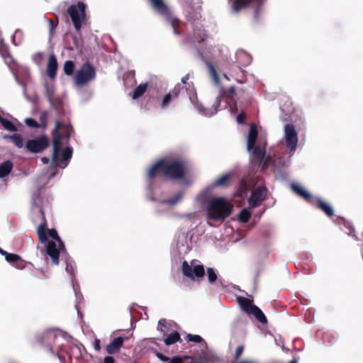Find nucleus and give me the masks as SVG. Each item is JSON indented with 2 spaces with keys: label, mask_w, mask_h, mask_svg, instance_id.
Returning <instances> with one entry per match:
<instances>
[{
  "label": "nucleus",
  "mask_w": 363,
  "mask_h": 363,
  "mask_svg": "<svg viewBox=\"0 0 363 363\" xmlns=\"http://www.w3.org/2000/svg\"><path fill=\"white\" fill-rule=\"evenodd\" d=\"M257 135L258 131L257 127L255 124H252L250 127L247 141V147L248 150H252L255 146Z\"/></svg>",
  "instance_id": "18"
},
{
  "label": "nucleus",
  "mask_w": 363,
  "mask_h": 363,
  "mask_svg": "<svg viewBox=\"0 0 363 363\" xmlns=\"http://www.w3.org/2000/svg\"><path fill=\"white\" fill-rule=\"evenodd\" d=\"M165 20L170 23L173 28V32L175 35H179L182 34V32L179 28L181 25V21L179 18L174 16L172 13L169 15V16L165 18Z\"/></svg>",
  "instance_id": "21"
},
{
  "label": "nucleus",
  "mask_w": 363,
  "mask_h": 363,
  "mask_svg": "<svg viewBox=\"0 0 363 363\" xmlns=\"http://www.w3.org/2000/svg\"><path fill=\"white\" fill-rule=\"evenodd\" d=\"M183 192L180 191L178 192L176 195H174L173 197L169 199L167 201V203L170 206H174L179 201H180L183 197Z\"/></svg>",
  "instance_id": "35"
},
{
  "label": "nucleus",
  "mask_w": 363,
  "mask_h": 363,
  "mask_svg": "<svg viewBox=\"0 0 363 363\" xmlns=\"http://www.w3.org/2000/svg\"><path fill=\"white\" fill-rule=\"evenodd\" d=\"M189 74H187L182 78L181 81L183 84H186L187 82V81L189 80Z\"/></svg>",
  "instance_id": "57"
},
{
  "label": "nucleus",
  "mask_w": 363,
  "mask_h": 363,
  "mask_svg": "<svg viewBox=\"0 0 363 363\" xmlns=\"http://www.w3.org/2000/svg\"><path fill=\"white\" fill-rule=\"evenodd\" d=\"M184 358L185 359H190V357H185Z\"/></svg>",
  "instance_id": "64"
},
{
  "label": "nucleus",
  "mask_w": 363,
  "mask_h": 363,
  "mask_svg": "<svg viewBox=\"0 0 363 363\" xmlns=\"http://www.w3.org/2000/svg\"><path fill=\"white\" fill-rule=\"evenodd\" d=\"M272 162V158L269 156H264L263 160H258L259 165L261 171H264Z\"/></svg>",
  "instance_id": "34"
},
{
  "label": "nucleus",
  "mask_w": 363,
  "mask_h": 363,
  "mask_svg": "<svg viewBox=\"0 0 363 363\" xmlns=\"http://www.w3.org/2000/svg\"><path fill=\"white\" fill-rule=\"evenodd\" d=\"M181 340L180 335L177 331H174L167 335L164 340L166 345H171Z\"/></svg>",
  "instance_id": "28"
},
{
  "label": "nucleus",
  "mask_w": 363,
  "mask_h": 363,
  "mask_svg": "<svg viewBox=\"0 0 363 363\" xmlns=\"http://www.w3.org/2000/svg\"><path fill=\"white\" fill-rule=\"evenodd\" d=\"M231 8L233 11L238 13L241 10L247 9L252 4H258L262 0H230Z\"/></svg>",
  "instance_id": "15"
},
{
  "label": "nucleus",
  "mask_w": 363,
  "mask_h": 363,
  "mask_svg": "<svg viewBox=\"0 0 363 363\" xmlns=\"http://www.w3.org/2000/svg\"><path fill=\"white\" fill-rule=\"evenodd\" d=\"M183 359L180 357L176 356L174 357L171 360L168 361V363H182Z\"/></svg>",
  "instance_id": "51"
},
{
  "label": "nucleus",
  "mask_w": 363,
  "mask_h": 363,
  "mask_svg": "<svg viewBox=\"0 0 363 363\" xmlns=\"http://www.w3.org/2000/svg\"><path fill=\"white\" fill-rule=\"evenodd\" d=\"M237 301L241 308L247 314L253 315L262 324L267 323V319L262 310L254 305L252 301L245 297H238Z\"/></svg>",
  "instance_id": "5"
},
{
  "label": "nucleus",
  "mask_w": 363,
  "mask_h": 363,
  "mask_svg": "<svg viewBox=\"0 0 363 363\" xmlns=\"http://www.w3.org/2000/svg\"><path fill=\"white\" fill-rule=\"evenodd\" d=\"M77 31L80 30L82 23L86 20V5L82 1L71 5L67 11Z\"/></svg>",
  "instance_id": "4"
},
{
  "label": "nucleus",
  "mask_w": 363,
  "mask_h": 363,
  "mask_svg": "<svg viewBox=\"0 0 363 363\" xmlns=\"http://www.w3.org/2000/svg\"><path fill=\"white\" fill-rule=\"evenodd\" d=\"M15 267H16L17 269H23L25 268L26 265V262L22 259V258L20 257V260H18V262H16V263H14L13 264Z\"/></svg>",
  "instance_id": "49"
},
{
  "label": "nucleus",
  "mask_w": 363,
  "mask_h": 363,
  "mask_svg": "<svg viewBox=\"0 0 363 363\" xmlns=\"http://www.w3.org/2000/svg\"><path fill=\"white\" fill-rule=\"evenodd\" d=\"M49 146V140L45 135H42L36 139L28 140L26 143L27 150L33 153H40Z\"/></svg>",
  "instance_id": "10"
},
{
  "label": "nucleus",
  "mask_w": 363,
  "mask_h": 363,
  "mask_svg": "<svg viewBox=\"0 0 363 363\" xmlns=\"http://www.w3.org/2000/svg\"><path fill=\"white\" fill-rule=\"evenodd\" d=\"M180 91H181V88H180V85L179 84H177L174 86V88L171 91H169L168 94H170V96L172 98V99H175L177 98L179 93H180Z\"/></svg>",
  "instance_id": "45"
},
{
  "label": "nucleus",
  "mask_w": 363,
  "mask_h": 363,
  "mask_svg": "<svg viewBox=\"0 0 363 363\" xmlns=\"http://www.w3.org/2000/svg\"><path fill=\"white\" fill-rule=\"evenodd\" d=\"M41 161H42V162H43L44 164H48L49 163V162H50V160H49V158H48V157H43L41 158Z\"/></svg>",
  "instance_id": "58"
},
{
  "label": "nucleus",
  "mask_w": 363,
  "mask_h": 363,
  "mask_svg": "<svg viewBox=\"0 0 363 363\" xmlns=\"http://www.w3.org/2000/svg\"><path fill=\"white\" fill-rule=\"evenodd\" d=\"M6 253H7V252H6V251L4 250L3 249H1V248L0 247V254H1V255H4V256L5 257V256H6Z\"/></svg>",
  "instance_id": "60"
},
{
  "label": "nucleus",
  "mask_w": 363,
  "mask_h": 363,
  "mask_svg": "<svg viewBox=\"0 0 363 363\" xmlns=\"http://www.w3.org/2000/svg\"><path fill=\"white\" fill-rule=\"evenodd\" d=\"M194 262V260L191 262V265H189L186 261H184L182 262V272L183 275L191 280L203 278L205 275V269L203 265L198 264L193 266Z\"/></svg>",
  "instance_id": "9"
},
{
  "label": "nucleus",
  "mask_w": 363,
  "mask_h": 363,
  "mask_svg": "<svg viewBox=\"0 0 363 363\" xmlns=\"http://www.w3.org/2000/svg\"><path fill=\"white\" fill-rule=\"evenodd\" d=\"M208 67L210 74H211V77L213 78V79L214 80V82H218L219 77H218V74L214 66L212 64L208 63Z\"/></svg>",
  "instance_id": "40"
},
{
  "label": "nucleus",
  "mask_w": 363,
  "mask_h": 363,
  "mask_svg": "<svg viewBox=\"0 0 363 363\" xmlns=\"http://www.w3.org/2000/svg\"><path fill=\"white\" fill-rule=\"evenodd\" d=\"M230 174H224L213 182V186L228 187L230 185Z\"/></svg>",
  "instance_id": "23"
},
{
  "label": "nucleus",
  "mask_w": 363,
  "mask_h": 363,
  "mask_svg": "<svg viewBox=\"0 0 363 363\" xmlns=\"http://www.w3.org/2000/svg\"><path fill=\"white\" fill-rule=\"evenodd\" d=\"M244 351V345H239L237 347L235 354H234V361L235 363L239 361L240 356L242 355Z\"/></svg>",
  "instance_id": "42"
},
{
  "label": "nucleus",
  "mask_w": 363,
  "mask_h": 363,
  "mask_svg": "<svg viewBox=\"0 0 363 363\" xmlns=\"http://www.w3.org/2000/svg\"><path fill=\"white\" fill-rule=\"evenodd\" d=\"M49 26H50V30L52 32L56 26L54 25V22L52 20H49Z\"/></svg>",
  "instance_id": "56"
},
{
  "label": "nucleus",
  "mask_w": 363,
  "mask_h": 363,
  "mask_svg": "<svg viewBox=\"0 0 363 363\" xmlns=\"http://www.w3.org/2000/svg\"><path fill=\"white\" fill-rule=\"evenodd\" d=\"M172 99H173L171 96H170V94H167L162 101V104H161V106L162 108H166L167 106H168V105L169 104V103L171 102Z\"/></svg>",
  "instance_id": "46"
},
{
  "label": "nucleus",
  "mask_w": 363,
  "mask_h": 363,
  "mask_svg": "<svg viewBox=\"0 0 363 363\" xmlns=\"http://www.w3.org/2000/svg\"><path fill=\"white\" fill-rule=\"evenodd\" d=\"M35 57H39V59H42V57H43V54H42V53H40V52H38V53H37V54L35 55Z\"/></svg>",
  "instance_id": "61"
},
{
  "label": "nucleus",
  "mask_w": 363,
  "mask_h": 363,
  "mask_svg": "<svg viewBox=\"0 0 363 363\" xmlns=\"http://www.w3.org/2000/svg\"><path fill=\"white\" fill-rule=\"evenodd\" d=\"M233 206L223 197L210 199L206 207L208 218L213 221L224 220L232 213Z\"/></svg>",
  "instance_id": "3"
},
{
  "label": "nucleus",
  "mask_w": 363,
  "mask_h": 363,
  "mask_svg": "<svg viewBox=\"0 0 363 363\" xmlns=\"http://www.w3.org/2000/svg\"><path fill=\"white\" fill-rule=\"evenodd\" d=\"M96 77V71L94 67L89 62L84 63L81 68L76 72L74 80L76 85L82 86Z\"/></svg>",
  "instance_id": "6"
},
{
  "label": "nucleus",
  "mask_w": 363,
  "mask_h": 363,
  "mask_svg": "<svg viewBox=\"0 0 363 363\" xmlns=\"http://www.w3.org/2000/svg\"><path fill=\"white\" fill-rule=\"evenodd\" d=\"M40 213L43 215L44 221L42 223H40L38 228V235L39 238V240L42 243H45L48 241V235L46 233L47 223L46 221L45 220L44 212L42 209H40Z\"/></svg>",
  "instance_id": "20"
},
{
  "label": "nucleus",
  "mask_w": 363,
  "mask_h": 363,
  "mask_svg": "<svg viewBox=\"0 0 363 363\" xmlns=\"http://www.w3.org/2000/svg\"><path fill=\"white\" fill-rule=\"evenodd\" d=\"M317 207L323 211L328 217L332 218L334 216L333 208L322 199H318Z\"/></svg>",
  "instance_id": "24"
},
{
  "label": "nucleus",
  "mask_w": 363,
  "mask_h": 363,
  "mask_svg": "<svg viewBox=\"0 0 363 363\" xmlns=\"http://www.w3.org/2000/svg\"><path fill=\"white\" fill-rule=\"evenodd\" d=\"M148 87V82L141 83L135 87L130 96L133 100L140 98L147 91Z\"/></svg>",
  "instance_id": "22"
},
{
  "label": "nucleus",
  "mask_w": 363,
  "mask_h": 363,
  "mask_svg": "<svg viewBox=\"0 0 363 363\" xmlns=\"http://www.w3.org/2000/svg\"><path fill=\"white\" fill-rule=\"evenodd\" d=\"M167 322L166 319H160L157 324V330L161 331L163 334L167 332Z\"/></svg>",
  "instance_id": "41"
},
{
  "label": "nucleus",
  "mask_w": 363,
  "mask_h": 363,
  "mask_svg": "<svg viewBox=\"0 0 363 363\" xmlns=\"http://www.w3.org/2000/svg\"><path fill=\"white\" fill-rule=\"evenodd\" d=\"M67 254L64 242H56L53 240H48L46 245V255L50 257L52 265H58L60 262V254Z\"/></svg>",
  "instance_id": "8"
},
{
  "label": "nucleus",
  "mask_w": 363,
  "mask_h": 363,
  "mask_svg": "<svg viewBox=\"0 0 363 363\" xmlns=\"http://www.w3.org/2000/svg\"><path fill=\"white\" fill-rule=\"evenodd\" d=\"M221 96H217L213 104L211 109H206L203 106H198V109L202 112L206 116H211L216 114L218 112V107L220 105Z\"/></svg>",
  "instance_id": "19"
},
{
  "label": "nucleus",
  "mask_w": 363,
  "mask_h": 363,
  "mask_svg": "<svg viewBox=\"0 0 363 363\" xmlns=\"http://www.w3.org/2000/svg\"><path fill=\"white\" fill-rule=\"evenodd\" d=\"M235 363H257V362H253V361H249V360H239Z\"/></svg>",
  "instance_id": "59"
},
{
  "label": "nucleus",
  "mask_w": 363,
  "mask_h": 363,
  "mask_svg": "<svg viewBox=\"0 0 363 363\" xmlns=\"http://www.w3.org/2000/svg\"><path fill=\"white\" fill-rule=\"evenodd\" d=\"M293 190L301 197L303 198L307 201H310L312 199V196L306 191L304 189H303L301 186L294 184L292 185Z\"/></svg>",
  "instance_id": "27"
},
{
  "label": "nucleus",
  "mask_w": 363,
  "mask_h": 363,
  "mask_svg": "<svg viewBox=\"0 0 363 363\" xmlns=\"http://www.w3.org/2000/svg\"><path fill=\"white\" fill-rule=\"evenodd\" d=\"M207 39L206 31L202 28H195L192 36L186 38L182 40L184 45H191L196 43H201Z\"/></svg>",
  "instance_id": "13"
},
{
  "label": "nucleus",
  "mask_w": 363,
  "mask_h": 363,
  "mask_svg": "<svg viewBox=\"0 0 363 363\" xmlns=\"http://www.w3.org/2000/svg\"><path fill=\"white\" fill-rule=\"evenodd\" d=\"M251 213L247 209H242L239 213V220L242 223H247L250 220Z\"/></svg>",
  "instance_id": "36"
},
{
  "label": "nucleus",
  "mask_w": 363,
  "mask_h": 363,
  "mask_svg": "<svg viewBox=\"0 0 363 363\" xmlns=\"http://www.w3.org/2000/svg\"><path fill=\"white\" fill-rule=\"evenodd\" d=\"M207 276L210 284H213L218 278L214 269L211 267L207 268Z\"/></svg>",
  "instance_id": "38"
},
{
  "label": "nucleus",
  "mask_w": 363,
  "mask_h": 363,
  "mask_svg": "<svg viewBox=\"0 0 363 363\" xmlns=\"http://www.w3.org/2000/svg\"><path fill=\"white\" fill-rule=\"evenodd\" d=\"M47 235H48L52 239H53V241H55L56 242H63L58 235L57 230L54 228L48 230Z\"/></svg>",
  "instance_id": "39"
},
{
  "label": "nucleus",
  "mask_w": 363,
  "mask_h": 363,
  "mask_svg": "<svg viewBox=\"0 0 363 363\" xmlns=\"http://www.w3.org/2000/svg\"><path fill=\"white\" fill-rule=\"evenodd\" d=\"M253 155L255 158V160H263L264 156H265V150H262L259 146H255L253 148Z\"/></svg>",
  "instance_id": "33"
},
{
  "label": "nucleus",
  "mask_w": 363,
  "mask_h": 363,
  "mask_svg": "<svg viewBox=\"0 0 363 363\" xmlns=\"http://www.w3.org/2000/svg\"><path fill=\"white\" fill-rule=\"evenodd\" d=\"M289 363H298L296 359H292Z\"/></svg>",
  "instance_id": "62"
},
{
  "label": "nucleus",
  "mask_w": 363,
  "mask_h": 363,
  "mask_svg": "<svg viewBox=\"0 0 363 363\" xmlns=\"http://www.w3.org/2000/svg\"><path fill=\"white\" fill-rule=\"evenodd\" d=\"M93 345L96 351L99 352L101 350V342L99 339L94 340Z\"/></svg>",
  "instance_id": "53"
},
{
  "label": "nucleus",
  "mask_w": 363,
  "mask_h": 363,
  "mask_svg": "<svg viewBox=\"0 0 363 363\" xmlns=\"http://www.w3.org/2000/svg\"><path fill=\"white\" fill-rule=\"evenodd\" d=\"M6 138H9L18 148H21L23 146V138L20 134L16 133L13 135L6 136Z\"/></svg>",
  "instance_id": "29"
},
{
  "label": "nucleus",
  "mask_w": 363,
  "mask_h": 363,
  "mask_svg": "<svg viewBox=\"0 0 363 363\" xmlns=\"http://www.w3.org/2000/svg\"><path fill=\"white\" fill-rule=\"evenodd\" d=\"M66 271L70 275L74 276V267L71 262L68 259H66Z\"/></svg>",
  "instance_id": "48"
},
{
  "label": "nucleus",
  "mask_w": 363,
  "mask_h": 363,
  "mask_svg": "<svg viewBox=\"0 0 363 363\" xmlns=\"http://www.w3.org/2000/svg\"><path fill=\"white\" fill-rule=\"evenodd\" d=\"M157 357L162 362H168L169 360V358L165 355H164L162 353H160V352H157Z\"/></svg>",
  "instance_id": "54"
},
{
  "label": "nucleus",
  "mask_w": 363,
  "mask_h": 363,
  "mask_svg": "<svg viewBox=\"0 0 363 363\" xmlns=\"http://www.w3.org/2000/svg\"><path fill=\"white\" fill-rule=\"evenodd\" d=\"M13 169V163L11 160H6L0 164V178L8 176Z\"/></svg>",
  "instance_id": "25"
},
{
  "label": "nucleus",
  "mask_w": 363,
  "mask_h": 363,
  "mask_svg": "<svg viewBox=\"0 0 363 363\" xmlns=\"http://www.w3.org/2000/svg\"><path fill=\"white\" fill-rule=\"evenodd\" d=\"M64 72L65 74L70 76L73 74L74 69V63L73 61L67 60L64 64Z\"/></svg>",
  "instance_id": "32"
},
{
  "label": "nucleus",
  "mask_w": 363,
  "mask_h": 363,
  "mask_svg": "<svg viewBox=\"0 0 363 363\" xmlns=\"http://www.w3.org/2000/svg\"><path fill=\"white\" fill-rule=\"evenodd\" d=\"M47 117L48 113L46 111L42 112L40 116V121L41 122L42 126L44 128H45L47 126Z\"/></svg>",
  "instance_id": "47"
},
{
  "label": "nucleus",
  "mask_w": 363,
  "mask_h": 363,
  "mask_svg": "<svg viewBox=\"0 0 363 363\" xmlns=\"http://www.w3.org/2000/svg\"><path fill=\"white\" fill-rule=\"evenodd\" d=\"M345 226L348 228L349 230V232L347 233V234L349 235H351V236H354V228L351 226V225L349 223H345Z\"/></svg>",
  "instance_id": "52"
},
{
  "label": "nucleus",
  "mask_w": 363,
  "mask_h": 363,
  "mask_svg": "<svg viewBox=\"0 0 363 363\" xmlns=\"http://www.w3.org/2000/svg\"><path fill=\"white\" fill-rule=\"evenodd\" d=\"M152 8L164 18L169 16L172 12L163 0H149Z\"/></svg>",
  "instance_id": "14"
},
{
  "label": "nucleus",
  "mask_w": 363,
  "mask_h": 363,
  "mask_svg": "<svg viewBox=\"0 0 363 363\" xmlns=\"http://www.w3.org/2000/svg\"><path fill=\"white\" fill-rule=\"evenodd\" d=\"M57 338V335L53 330H47L36 336V341L48 352L55 355L54 346Z\"/></svg>",
  "instance_id": "7"
},
{
  "label": "nucleus",
  "mask_w": 363,
  "mask_h": 363,
  "mask_svg": "<svg viewBox=\"0 0 363 363\" xmlns=\"http://www.w3.org/2000/svg\"><path fill=\"white\" fill-rule=\"evenodd\" d=\"M25 123L30 128H38L40 127L39 123L31 118H26L25 120Z\"/></svg>",
  "instance_id": "43"
},
{
  "label": "nucleus",
  "mask_w": 363,
  "mask_h": 363,
  "mask_svg": "<svg viewBox=\"0 0 363 363\" xmlns=\"http://www.w3.org/2000/svg\"><path fill=\"white\" fill-rule=\"evenodd\" d=\"M267 189L264 186H259L255 188L251 196L248 199L249 206L252 208H257L259 206L267 196Z\"/></svg>",
  "instance_id": "12"
},
{
  "label": "nucleus",
  "mask_w": 363,
  "mask_h": 363,
  "mask_svg": "<svg viewBox=\"0 0 363 363\" xmlns=\"http://www.w3.org/2000/svg\"><path fill=\"white\" fill-rule=\"evenodd\" d=\"M246 119V114L244 111H242L238 115L236 121L239 124H244Z\"/></svg>",
  "instance_id": "50"
},
{
  "label": "nucleus",
  "mask_w": 363,
  "mask_h": 363,
  "mask_svg": "<svg viewBox=\"0 0 363 363\" xmlns=\"http://www.w3.org/2000/svg\"><path fill=\"white\" fill-rule=\"evenodd\" d=\"M0 123L2 125V126L10 131H16L17 128L14 125V124L10 121L9 120L4 118L3 117H0Z\"/></svg>",
  "instance_id": "31"
},
{
  "label": "nucleus",
  "mask_w": 363,
  "mask_h": 363,
  "mask_svg": "<svg viewBox=\"0 0 363 363\" xmlns=\"http://www.w3.org/2000/svg\"><path fill=\"white\" fill-rule=\"evenodd\" d=\"M125 339H126V337H118L114 338L106 345V352L109 354H116L119 352L120 349L123 346Z\"/></svg>",
  "instance_id": "17"
},
{
  "label": "nucleus",
  "mask_w": 363,
  "mask_h": 363,
  "mask_svg": "<svg viewBox=\"0 0 363 363\" xmlns=\"http://www.w3.org/2000/svg\"><path fill=\"white\" fill-rule=\"evenodd\" d=\"M46 96L52 107L58 109L61 106L60 101L54 98V91L48 86H47Z\"/></svg>",
  "instance_id": "26"
},
{
  "label": "nucleus",
  "mask_w": 363,
  "mask_h": 363,
  "mask_svg": "<svg viewBox=\"0 0 363 363\" xmlns=\"http://www.w3.org/2000/svg\"><path fill=\"white\" fill-rule=\"evenodd\" d=\"M235 89L234 86H231L229 88L228 93H227V97L231 99L233 97V95L235 94Z\"/></svg>",
  "instance_id": "55"
},
{
  "label": "nucleus",
  "mask_w": 363,
  "mask_h": 363,
  "mask_svg": "<svg viewBox=\"0 0 363 363\" xmlns=\"http://www.w3.org/2000/svg\"><path fill=\"white\" fill-rule=\"evenodd\" d=\"M246 191V184L242 181L240 184L239 188L236 191L237 196H242Z\"/></svg>",
  "instance_id": "44"
},
{
  "label": "nucleus",
  "mask_w": 363,
  "mask_h": 363,
  "mask_svg": "<svg viewBox=\"0 0 363 363\" xmlns=\"http://www.w3.org/2000/svg\"><path fill=\"white\" fill-rule=\"evenodd\" d=\"M57 72V61L56 56L51 54L49 56L48 62L46 68V74L50 79H55Z\"/></svg>",
  "instance_id": "16"
},
{
  "label": "nucleus",
  "mask_w": 363,
  "mask_h": 363,
  "mask_svg": "<svg viewBox=\"0 0 363 363\" xmlns=\"http://www.w3.org/2000/svg\"><path fill=\"white\" fill-rule=\"evenodd\" d=\"M20 257L21 256H19L17 254L7 252L5 256V259L10 264H13L14 263L20 260Z\"/></svg>",
  "instance_id": "37"
},
{
  "label": "nucleus",
  "mask_w": 363,
  "mask_h": 363,
  "mask_svg": "<svg viewBox=\"0 0 363 363\" xmlns=\"http://www.w3.org/2000/svg\"><path fill=\"white\" fill-rule=\"evenodd\" d=\"M189 363H198V362L195 359H191V361Z\"/></svg>",
  "instance_id": "63"
},
{
  "label": "nucleus",
  "mask_w": 363,
  "mask_h": 363,
  "mask_svg": "<svg viewBox=\"0 0 363 363\" xmlns=\"http://www.w3.org/2000/svg\"><path fill=\"white\" fill-rule=\"evenodd\" d=\"M71 128L69 125L56 121L55 128L52 132L53 147L52 162L62 168L67 165L72 156V147L62 148L63 140H65L67 143L70 138Z\"/></svg>",
  "instance_id": "1"
},
{
  "label": "nucleus",
  "mask_w": 363,
  "mask_h": 363,
  "mask_svg": "<svg viewBox=\"0 0 363 363\" xmlns=\"http://www.w3.org/2000/svg\"><path fill=\"white\" fill-rule=\"evenodd\" d=\"M285 143L291 152H294L297 148L298 135L295 127L291 123H288L284 126Z\"/></svg>",
  "instance_id": "11"
},
{
  "label": "nucleus",
  "mask_w": 363,
  "mask_h": 363,
  "mask_svg": "<svg viewBox=\"0 0 363 363\" xmlns=\"http://www.w3.org/2000/svg\"><path fill=\"white\" fill-rule=\"evenodd\" d=\"M186 175V163L181 159L169 160L165 158L157 160L148 169L146 178L152 182L160 177L168 180H182Z\"/></svg>",
  "instance_id": "2"
},
{
  "label": "nucleus",
  "mask_w": 363,
  "mask_h": 363,
  "mask_svg": "<svg viewBox=\"0 0 363 363\" xmlns=\"http://www.w3.org/2000/svg\"><path fill=\"white\" fill-rule=\"evenodd\" d=\"M187 341L189 342H194L197 343H201L202 345L206 348L207 347V343L206 341L199 335H192V334H188L186 335Z\"/></svg>",
  "instance_id": "30"
}]
</instances>
